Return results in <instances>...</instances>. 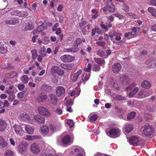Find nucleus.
Here are the masks:
<instances>
[{"label":"nucleus","mask_w":156,"mask_h":156,"mask_svg":"<svg viewBox=\"0 0 156 156\" xmlns=\"http://www.w3.org/2000/svg\"><path fill=\"white\" fill-rule=\"evenodd\" d=\"M143 127L144 128L143 132L146 136H151L154 133V128L148 124H146Z\"/></svg>","instance_id":"nucleus-1"},{"label":"nucleus","mask_w":156,"mask_h":156,"mask_svg":"<svg viewBox=\"0 0 156 156\" xmlns=\"http://www.w3.org/2000/svg\"><path fill=\"white\" fill-rule=\"evenodd\" d=\"M120 133L119 129L112 128L109 130L108 135L111 137L116 138L120 135Z\"/></svg>","instance_id":"nucleus-2"},{"label":"nucleus","mask_w":156,"mask_h":156,"mask_svg":"<svg viewBox=\"0 0 156 156\" xmlns=\"http://www.w3.org/2000/svg\"><path fill=\"white\" fill-rule=\"evenodd\" d=\"M28 145L25 142H22L18 146V150L19 152L22 154L25 153L27 151V147Z\"/></svg>","instance_id":"nucleus-3"},{"label":"nucleus","mask_w":156,"mask_h":156,"mask_svg":"<svg viewBox=\"0 0 156 156\" xmlns=\"http://www.w3.org/2000/svg\"><path fill=\"white\" fill-rule=\"evenodd\" d=\"M30 150L34 154H38L40 151L39 146L36 143H34L31 145Z\"/></svg>","instance_id":"nucleus-4"},{"label":"nucleus","mask_w":156,"mask_h":156,"mask_svg":"<svg viewBox=\"0 0 156 156\" xmlns=\"http://www.w3.org/2000/svg\"><path fill=\"white\" fill-rule=\"evenodd\" d=\"M60 58L61 60L65 62H71L75 59L74 57L70 55H67L62 56Z\"/></svg>","instance_id":"nucleus-5"},{"label":"nucleus","mask_w":156,"mask_h":156,"mask_svg":"<svg viewBox=\"0 0 156 156\" xmlns=\"http://www.w3.org/2000/svg\"><path fill=\"white\" fill-rule=\"evenodd\" d=\"M56 94L58 97L64 95L65 94V89L62 87L58 86L56 89Z\"/></svg>","instance_id":"nucleus-6"},{"label":"nucleus","mask_w":156,"mask_h":156,"mask_svg":"<svg viewBox=\"0 0 156 156\" xmlns=\"http://www.w3.org/2000/svg\"><path fill=\"white\" fill-rule=\"evenodd\" d=\"M122 67L121 64L118 63H114L112 66V70L115 73H119L121 70Z\"/></svg>","instance_id":"nucleus-7"},{"label":"nucleus","mask_w":156,"mask_h":156,"mask_svg":"<svg viewBox=\"0 0 156 156\" xmlns=\"http://www.w3.org/2000/svg\"><path fill=\"white\" fill-rule=\"evenodd\" d=\"M39 114L44 116H48L50 115V113L46 108L42 107H40L38 108Z\"/></svg>","instance_id":"nucleus-8"},{"label":"nucleus","mask_w":156,"mask_h":156,"mask_svg":"<svg viewBox=\"0 0 156 156\" xmlns=\"http://www.w3.org/2000/svg\"><path fill=\"white\" fill-rule=\"evenodd\" d=\"M140 140L138 138L135 136H131L129 138V142L130 144L136 146L139 144Z\"/></svg>","instance_id":"nucleus-9"},{"label":"nucleus","mask_w":156,"mask_h":156,"mask_svg":"<svg viewBox=\"0 0 156 156\" xmlns=\"http://www.w3.org/2000/svg\"><path fill=\"white\" fill-rule=\"evenodd\" d=\"M73 141V139L68 135L65 136L62 139V142L64 144H70Z\"/></svg>","instance_id":"nucleus-10"},{"label":"nucleus","mask_w":156,"mask_h":156,"mask_svg":"<svg viewBox=\"0 0 156 156\" xmlns=\"http://www.w3.org/2000/svg\"><path fill=\"white\" fill-rule=\"evenodd\" d=\"M48 100L51 104L55 105L57 104L58 99L55 94H50L48 96Z\"/></svg>","instance_id":"nucleus-11"},{"label":"nucleus","mask_w":156,"mask_h":156,"mask_svg":"<svg viewBox=\"0 0 156 156\" xmlns=\"http://www.w3.org/2000/svg\"><path fill=\"white\" fill-rule=\"evenodd\" d=\"M108 10L110 12H113L115 10V6L111 2H107L106 4Z\"/></svg>","instance_id":"nucleus-12"},{"label":"nucleus","mask_w":156,"mask_h":156,"mask_svg":"<svg viewBox=\"0 0 156 156\" xmlns=\"http://www.w3.org/2000/svg\"><path fill=\"white\" fill-rule=\"evenodd\" d=\"M34 119L37 122L43 124L45 122L44 118L39 115H35L34 117Z\"/></svg>","instance_id":"nucleus-13"},{"label":"nucleus","mask_w":156,"mask_h":156,"mask_svg":"<svg viewBox=\"0 0 156 156\" xmlns=\"http://www.w3.org/2000/svg\"><path fill=\"white\" fill-rule=\"evenodd\" d=\"M47 96L44 93H41L38 96L37 101L39 102H43L47 99Z\"/></svg>","instance_id":"nucleus-14"},{"label":"nucleus","mask_w":156,"mask_h":156,"mask_svg":"<svg viewBox=\"0 0 156 156\" xmlns=\"http://www.w3.org/2000/svg\"><path fill=\"white\" fill-rule=\"evenodd\" d=\"M151 94L150 91H145L141 90L138 93V95L140 98H144L150 95Z\"/></svg>","instance_id":"nucleus-15"},{"label":"nucleus","mask_w":156,"mask_h":156,"mask_svg":"<svg viewBox=\"0 0 156 156\" xmlns=\"http://www.w3.org/2000/svg\"><path fill=\"white\" fill-rule=\"evenodd\" d=\"M141 86L144 89H147L150 87L151 84L148 81L144 80L141 82Z\"/></svg>","instance_id":"nucleus-16"},{"label":"nucleus","mask_w":156,"mask_h":156,"mask_svg":"<svg viewBox=\"0 0 156 156\" xmlns=\"http://www.w3.org/2000/svg\"><path fill=\"white\" fill-rule=\"evenodd\" d=\"M8 5L7 0H0V10L5 9Z\"/></svg>","instance_id":"nucleus-17"},{"label":"nucleus","mask_w":156,"mask_h":156,"mask_svg":"<svg viewBox=\"0 0 156 156\" xmlns=\"http://www.w3.org/2000/svg\"><path fill=\"white\" fill-rule=\"evenodd\" d=\"M130 81V79L129 78L128 76L126 75L123 76L121 78V81L123 84H129Z\"/></svg>","instance_id":"nucleus-18"},{"label":"nucleus","mask_w":156,"mask_h":156,"mask_svg":"<svg viewBox=\"0 0 156 156\" xmlns=\"http://www.w3.org/2000/svg\"><path fill=\"white\" fill-rule=\"evenodd\" d=\"M19 23V21L17 19L10 20L5 21V23L9 25H16Z\"/></svg>","instance_id":"nucleus-19"},{"label":"nucleus","mask_w":156,"mask_h":156,"mask_svg":"<svg viewBox=\"0 0 156 156\" xmlns=\"http://www.w3.org/2000/svg\"><path fill=\"white\" fill-rule=\"evenodd\" d=\"M89 78V75L88 74H84L82 76V79L80 82H79V83H83V84H85V82L87 81Z\"/></svg>","instance_id":"nucleus-20"},{"label":"nucleus","mask_w":156,"mask_h":156,"mask_svg":"<svg viewBox=\"0 0 156 156\" xmlns=\"http://www.w3.org/2000/svg\"><path fill=\"white\" fill-rule=\"evenodd\" d=\"M7 126L6 122L4 120L0 119V131H3L5 130Z\"/></svg>","instance_id":"nucleus-21"},{"label":"nucleus","mask_w":156,"mask_h":156,"mask_svg":"<svg viewBox=\"0 0 156 156\" xmlns=\"http://www.w3.org/2000/svg\"><path fill=\"white\" fill-rule=\"evenodd\" d=\"M52 68L58 74L60 75H63L64 73L63 70H61L59 67L57 66H54Z\"/></svg>","instance_id":"nucleus-22"},{"label":"nucleus","mask_w":156,"mask_h":156,"mask_svg":"<svg viewBox=\"0 0 156 156\" xmlns=\"http://www.w3.org/2000/svg\"><path fill=\"white\" fill-rule=\"evenodd\" d=\"M2 45L1 42H0V53L2 54H4L7 52L8 50L6 46Z\"/></svg>","instance_id":"nucleus-23"},{"label":"nucleus","mask_w":156,"mask_h":156,"mask_svg":"<svg viewBox=\"0 0 156 156\" xmlns=\"http://www.w3.org/2000/svg\"><path fill=\"white\" fill-rule=\"evenodd\" d=\"M25 130L28 133L30 134H32L34 131V129L30 126H25Z\"/></svg>","instance_id":"nucleus-24"},{"label":"nucleus","mask_w":156,"mask_h":156,"mask_svg":"<svg viewBox=\"0 0 156 156\" xmlns=\"http://www.w3.org/2000/svg\"><path fill=\"white\" fill-rule=\"evenodd\" d=\"M41 132L44 134H47L48 133L49 129L48 127L45 125L43 126L40 128Z\"/></svg>","instance_id":"nucleus-25"},{"label":"nucleus","mask_w":156,"mask_h":156,"mask_svg":"<svg viewBox=\"0 0 156 156\" xmlns=\"http://www.w3.org/2000/svg\"><path fill=\"white\" fill-rule=\"evenodd\" d=\"M133 127L132 125L131 124H126L125 126V132L126 133H129L133 129Z\"/></svg>","instance_id":"nucleus-26"},{"label":"nucleus","mask_w":156,"mask_h":156,"mask_svg":"<svg viewBox=\"0 0 156 156\" xmlns=\"http://www.w3.org/2000/svg\"><path fill=\"white\" fill-rule=\"evenodd\" d=\"M7 145V143L3 137L0 136V145L1 146L3 147H5Z\"/></svg>","instance_id":"nucleus-27"},{"label":"nucleus","mask_w":156,"mask_h":156,"mask_svg":"<svg viewBox=\"0 0 156 156\" xmlns=\"http://www.w3.org/2000/svg\"><path fill=\"white\" fill-rule=\"evenodd\" d=\"M20 118L22 120L24 121H29L30 117L27 114H21L20 115Z\"/></svg>","instance_id":"nucleus-28"},{"label":"nucleus","mask_w":156,"mask_h":156,"mask_svg":"<svg viewBox=\"0 0 156 156\" xmlns=\"http://www.w3.org/2000/svg\"><path fill=\"white\" fill-rule=\"evenodd\" d=\"M94 61L100 66H101L103 64L105 63V61L104 60L99 58H94Z\"/></svg>","instance_id":"nucleus-29"},{"label":"nucleus","mask_w":156,"mask_h":156,"mask_svg":"<svg viewBox=\"0 0 156 156\" xmlns=\"http://www.w3.org/2000/svg\"><path fill=\"white\" fill-rule=\"evenodd\" d=\"M13 128L16 133L20 134L21 131V128L19 125L15 124L13 126Z\"/></svg>","instance_id":"nucleus-30"},{"label":"nucleus","mask_w":156,"mask_h":156,"mask_svg":"<svg viewBox=\"0 0 156 156\" xmlns=\"http://www.w3.org/2000/svg\"><path fill=\"white\" fill-rule=\"evenodd\" d=\"M131 30L132 31L131 32V34L132 35H134L137 34L140 30L139 27H133L132 28Z\"/></svg>","instance_id":"nucleus-31"},{"label":"nucleus","mask_w":156,"mask_h":156,"mask_svg":"<svg viewBox=\"0 0 156 156\" xmlns=\"http://www.w3.org/2000/svg\"><path fill=\"white\" fill-rule=\"evenodd\" d=\"M34 28V25L32 24L28 23L26 25L24 29V31L30 30L33 29Z\"/></svg>","instance_id":"nucleus-32"},{"label":"nucleus","mask_w":156,"mask_h":156,"mask_svg":"<svg viewBox=\"0 0 156 156\" xmlns=\"http://www.w3.org/2000/svg\"><path fill=\"white\" fill-rule=\"evenodd\" d=\"M136 115V112H132L129 114L127 117L128 120H129L134 118Z\"/></svg>","instance_id":"nucleus-33"},{"label":"nucleus","mask_w":156,"mask_h":156,"mask_svg":"<svg viewBox=\"0 0 156 156\" xmlns=\"http://www.w3.org/2000/svg\"><path fill=\"white\" fill-rule=\"evenodd\" d=\"M110 82L111 84L113 87L114 88L117 89L118 85L115 80L111 79H110Z\"/></svg>","instance_id":"nucleus-34"},{"label":"nucleus","mask_w":156,"mask_h":156,"mask_svg":"<svg viewBox=\"0 0 156 156\" xmlns=\"http://www.w3.org/2000/svg\"><path fill=\"white\" fill-rule=\"evenodd\" d=\"M22 12L21 11H20L17 10H13L11 12V14L12 15L17 16H20L22 15Z\"/></svg>","instance_id":"nucleus-35"},{"label":"nucleus","mask_w":156,"mask_h":156,"mask_svg":"<svg viewBox=\"0 0 156 156\" xmlns=\"http://www.w3.org/2000/svg\"><path fill=\"white\" fill-rule=\"evenodd\" d=\"M82 43V40L80 38H78L74 42V47L77 48L79 45L80 44Z\"/></svg>","instance_id":"nucleus-36"},{"label":"nucleus","mask_w":156,"mask_h":156,"mask_svg":"<svg viewBox=\"0 0 156 156\" xmlns=\"http://www.w3.org/2000/svg\"><path fill=\"white\" fill-rule=\"evenodd\" d=\"M79 51V50L78 48L74 47V48H68L66 50V52L74 53L77 52Z\"/></svg>","instance_id":"nucleus-37"},{"label":"nucleus","mask_w":156,"mask_h":156,"mask_svg":"<svg viewBox=\"0 0 156 156\" xmlns=\"http://www.w3.org/2000/svg\"><path fill=\"white\" fill-rule=\"evenodd\" d=\"M122 9L126 12H128L129 11V7L128 5L126 4L123 3L122 5Z\"/></svg>","instance_id":"nucleus-38"},{"label":"nucleus","mask_w":156,"mask_h":156,"mask_svg":"<svg viewBox=\"0 0 156 156\" xmlns=\"http://www.w3.org/2000/svg\"><path fill=\"white\" fill-rule=\"evenodd\" d=\"M97 54L99 56L103 57L105 55V52L102 50H99L97 51Z\"/></svg>","instance_id":"nucleus-39"},{"label":"nucleus","mask_w":156,"mask_h":156,"mask_svg":"<svg viewBox=\"0 0 156 156\" xmlns=\"http://www.w3.org/2000/svg\"><path fill=\"white\" fill-rule=\"evenodd\" d=\"M46 25L44 26L43 23L41 25H40L38 26L37 28V30L39 32L42 31L43 30H44L45 28H46Z\"/></svg>","instance_id":"nucleus-40"},{"label":"nucleus","mask_w":156,"mask_h":156,"mask_svg":"<svg viewBox=\"0 0 156 156\" xmlns=\"http://www.w3.org/2000/svg\"><path fill=\"white\" fill-rule=\"evenodd\" d=\"M28 80V78L27 75H23L21 78V80L23 83H27Z\"/></svg>","instance_id":"nucleus-41"},{"label":"nucleus","mask_w":156,"mask_h":156,"mask_svg":"<svg viewBox=\"0 0 156 156\" xmlns=\"http://www.w3.org/2000/svg\"><path fill=\"white\" fill-rule=\"evenodd\" d=\"M31 52L32 54V58L34 59H35L37 55V50L35 49H33L31 51Z\"/></svg>","instance_id":"nucleus-42"},{"label":"nucleus","mask_w":156,"mask_h":156,"mask_svg":"<svg viewBox=\"0 0 156 156\" xmlns=\"http://www.w3.org/2000/svg\"><path fill=\"white\" fill-rule=\"evenodd\" d=\"M101 67L100 66L97 64L94 65L93 67L92 70L93 71L98 72L100 70Z\"/></svg>","instance_id":"nucleus-43"},{"label":"nucleus","mask_w":156,"mask_h":156,"mask_svg":"<svg viewBox=\"0 0 156 156\" xmlns=\"http://www.w3.org/2000/svg\"><path fill=\"white\" fill-rule=\"evenodd\" d=\"M41 88L44 90L48 91L51 89V87L46 84H44L42 85Z\"/></svg>","instance_id":"nucleus-44"},{"label":"nucleus","mask_w":156,"mask_h":156,"mask_svg":"<svg viewBox=\"0 0 156 156\" xmlns=\"http://www.w3.org/2000/svg\"><path fill=\"white\" fill-rule=\"evenodd\" d=\"M113 15L119 18L120 20H122L124 19V16L123 15H121V14L119 13H115L113 14Z\"/></svg>","instance_id":"nucleus-45"},{"label":"nucleus","mask_w":156,"mask_h":156,"mask_svg":"<svg viewBox=\"0 0 156 156\" xmlns=\"http://www.w3.org/2000/svg\"><path fill=\"white\" fill-rule=\"evenodd\" d=\"M86 23L87 22L85 21H81L79 25L80 27H81L82 30H83V29H84V27H85L84 26L86 24Z\"/></svg>","instance_id":"nucleus-46"},{"label":"nucleus","mask_w":156,"mask_h":156,"mask_svg":"<svg viewBox=\"0 0 156 156\" xmlns=\"http://www.w3.org/2000/svg\"><path fill=\"white\" fill-rule=\"evenodd\" d=\"M14 154L13 152L9 150L6 151L4 156H12Z\"/></svg>","instance_id":"nucleus-47"},{"label":"nucleus","mask_w":156,"mask_h":156,"mask_svg":"<svg viewBox=\"0 0 156 156\" xmlns=\"http://www.w3.org/2000/svg\"><path fill=\"white\" fill-rule=\"evenodd\" d=\"M136 86V84L134 83H132L129 86L126 87V90H130L131 89L133 88L135 86Z\"/></svg>","instance_id":"nucleus-48"},{"label":"nucleus","mask_w":156,"mask_h":156,"mask_svg":"<svg viewBox=\"0 0 156 156\" xmlns=\"http://www.w3.org/2000/svg\"><path fill=\"white\" fill-rule=\"evenodd\" d=\"M98 116L96 114H93L90 117V120L92 121H95L98 118Z\"/></svg>","instance_id":"nucleus-49"},{"label":"nucleus","mask_w":156,"mask_h":156,"mask_svg":"<svg viewBox=\"0 0 156 156\" xmlns=\"http://www.w3.org/2000/svg\"><path fill=\"white\" fill-rule=\"evenodd\" d=\"M66 123L69 125L70 128L73 127L74 125L73 122L70 120H68L66 122Z\"/></svg>","instance_id":"nucleus-50"},{"label":"nucleus","mask_w":156,"mask_h":156,"mask_svg":"<svg viewBox=\"0 0 156 156\" xmlns=\"http://www.w3.org/2000/svg\"><path fill=\"white\" fill-rule=\"evenodd\" d=\"M15 95L14 94L10 95L8 97V99L9 101H12L15 99Z\"/></svg>","instance_id":"nucleus-51"},{"label":"nucleus","mask_w":156,"mask_h":156,"mask_svg":"<svg viewBox=\"0 0 156 156\" xmlns=\"http://www.w3.org/2000/svg\"><path fill=\"white\" fill-rule=\"evenodd\" d=\"M24 93L23 92V91L20 92L17 95V97L19 98H23L24 96Z\"/></svg>","instance_id":"nucleus-52"},{"label":"nucleus","mask_w":156,"mask_h":156,"mask_svg":"<svg viewBox=\"0 0 156 156\" xmlns=\"http://www.w3.org/2000/svg\"><path fill=\"white\" fill-rule=\"evenodd\" d=\"M116 98L117 100H126V98L121 95H118L116 97Z\"/></svg>","instance_id":"nucleus-53"},{"label":"nucleus","mask_w":156,"mask_h":156,"mask_svg":"<svg viewBox=\"0 0 156 156\" xmlns=\"http://www.w3.org/2000/svg\"><path fill=\"white\" fill-rule=\"evenodd\" d=\"M73 65L72 64H67L66 65V69L68 70H71L73 69Z\"/></svg>","instance_id":"nucleus-54"},{"label":"nucleus","mask_w":156,"mask_h":156,"mask_svg":"<svg viewBox=\"0 0 156 156\" xmlns=\"http://www.w3.org/2000/svg\"><path fill=\"white\" fill-rule=\"evenodd\" d=\"M97 44L100 46H102L104 48L105 47V43L104 41H98L97 42Z\"/></svg>","instance_id":"nucleus-55"},{"label":"nucleus","mask_w":156,"mask_h":156,"mask_svg":"<svg viewBox=\"0 0 156 156\" xmlns=\"http://www.w3.org/2000/svg\"><path fill=\"white\" fill-rule=\"evenodd\" d=\"M40 156H52V154L48 152H44L41 154Z\"/></svg>","instance_id":"nucleus-56"},{"label":"nucleus","mask_w":156,"mask_h":156,"mask_svg":"<svg viewBox=\"0 0 156 156\" xmlns=\"http://www.w3.org/2000/svg\"><path fill=\"white\" fill-rule=\"evenodd\" d=\"M5 67V69H9L13 68V66H12L9 63H7L6 66Z\"/></svg>","instance_id":"nucleus-57"},{"label":"nucleus","mask_w":156,"mask_h":156,"mask_svg":"<svg viewBox=\"0 0 156 156\" xmlns=\"http://www.w3.org/2000/svg\"><path fill=\"white\" fill-rule=\"evenodd\" d=\"M45 49L44 48L43 49L42 48L41 50L40 51V54H41L43 56H45L46 55V53L45 52Z\"/></svg>","instance_id":"nucleus-58"},{"label":"nucleus","mask_w":156,"mask_h":156,"mask_svg":"<svg viewBox=\"0 0 156 156\" xmlns=\"http://www.w3.org/2000/svg\"><path fill=\"white\" fill-rule=\"evenodd\" d=\"M91 64L90 63L88 64L87 66V68L85 69V70L87 72H90L91 70Z\"/></svg>","instance_id":"nucleus-59"},{"label":"nucleus","mask_w":156,"mask_h":156,"mask_svg":"<svg viewBox=\"0 0 156 156\" xmlns=\"http://www.w3.org/2000/svg\"><path fill=\"white\" fill-rule=\"evenodd\" d=\"M147 51L143 50L140 53V56H142L143 55L145 56V55H147Z\"/></svg>","instance_id":"nucleus-60"},{"label":"nucleus","mask_w":156,"mask_h":156,"mask_svg":"<svg viewBox=\"0 0 156 156\" xmlns=\"http://www.w3.org/2000/svg\"><path fill=\"white\" fill-rule=\"evenodd\" d=\"M50 130L53 132H55L56 130L55 126L53 125H51L50 126Z\"/></svg>","instance_id":"nucleus-61"},{"label":"nucleus","mask_w":156,"mask_h":156,"mask_svg":"<svg viewBox=\"0 0 156 156\" xmlns=\"http://www.w3.org/2000/svg\"><path fill=\"white\" fill-rule=\"evenodd\" d=\"M86 27H87V29H83L82 31H83V32L88 31L90 29V24H88L87 25Z\"/></svg>","instance_id":"nucleus-62"},{"label":"nucleus","mask_w":156,"mask_h":156,"mask_svg":"<svg viewBox=\"0 0 156 156\" xmlns=\"http://www.w3.org/2000/svg\"><path fill=\"white\" fill-rule=\"evenodd\" d=\"M25 85L23 84H19L18 85V89L20 90H22L24 88Z\"/></svg>","instance_id":"nucleus-63"},{"label":"nucleus","mask_w":156,"mask_h":156,"mask_svg":"<svg viewBox=\"0 0 156 156\" xmlns=\"http://www.w3.org/2000/svg\"><path fill=\"white\" fill-rule=\"evenodd\" d=\"M14 91L13 90L8 89L7 91V93L10 95L14 94Z\"/></svg>","instance_id":"nucleus-64"}]
</instances>
